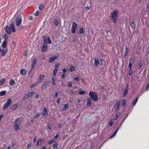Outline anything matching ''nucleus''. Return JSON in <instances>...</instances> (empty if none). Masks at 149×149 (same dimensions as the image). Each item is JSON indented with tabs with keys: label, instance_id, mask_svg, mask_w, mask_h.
Here are the masks:
<instances>
[{
	"label": "nucleus",
	"instance_id": "1",
	"mask_svg": "<svg viewBox=\"0 0 149 149\" xmlns=\"http://www.w3.org/2000/svg\"><path fill=\"white\" fill-rule=\"evenodd\" d=\"M20 118H18L15 120L14 122L13 127L15 131H18L21 128V126L20 125Z\"/></svg>",
	"mask_w": 149,
	"mask_h": 149
},
{
	"label": "nucleus",
	"instance_id": "2",
	"mask_svg": "<svg viewBox=\"0 0 149 149\" xmlns=\"http://www.w3.org/2000/svg\"><path fill=\"white\" fill-rule=\"evenodd\" d=\"M89 95L90 98L94 101L96 102L97 101L98 97L96 92L91 91L89 92Z\"/></svg>",
	"mask_w": 149,
	"mask_h": 149
},
{
	"label": "nucleus",
	"instance_id": "3",
	"mask_svg": "<svg viewBox=\"0 0 149 149\" xmlns=\"http://www.w3.org/2000/svg\"><path fill=\"white\" fill-rule=\"evenodd\" d=\"M111 13V17L113 19V22L114 23L116 22L117 20L118 16V11L116 10H115L113 12Z\"/></svg>",
	"mask_w": 149,
	"mask_h": 149
},
{
	"label": "nucleus",
	"instance_id": "4",
	"mask_svg": "<svg viewBox=\"0 0 149 149\" xmlns=\"http://www.w3.org/2000/svg\"><path fill=\"white\" fill-rule=\"evenodd\" d=\"M12 101L11 99L10 98H8L7 102L5 103L3 106V110H6L8 107L12 103Z\"/></svg>",
	"mask_w": 149,
	"mask_h": 149
},
{
	"label": "nucleus",
	"instance_id": "5",
	"mask_svg": "<svg viewBox=\"0 0 149 149\" xmlns=\"http://www.w3.org/2000/svg\"><path fill=\"white\" fill-rule=\"evenodd\" d=\"M44 38H46V37L45 36L43 38L44 41L41 49V51L42 52H45L46 51L47 49V41L45 39H44Z\"/></svg>",
	"mask_w": 149,
	"mask_h": 149
},
{
	"label": "nucleus",
	"instance_id": "6",
	"mask_svg": "<svg viewBox=\"0 0 149 149\" xmlns=\"http://www.w3.org/2000/svg\"><path fill=\"white\" fill-rule=\"evenodd\" d=\"M22 21V19L20 16H18L16 18V24L17 26H18L21 24Z\"/></svg>",
	"mask_w": 149,
	"mask_h": 149
},
{
	"label": "nucleus",
	"instance_id": "7",
	"mask_svg": "<svg viewBox=\"0 0 149 149\" xmlns=\"http://www.w3.org/2000/svg\"><path fill=\"white\" fill-rule=\"evenodd\" d=\"M77 26V23L75 22H73L71 28V31L72 33H75Z\"/></svg>",
	"mask_w": 149,
	"mask_h": 149
},
{
	"label": "nucleus",
	"instance_id": "8",
	"mask_svg": "<svg viewBox=\"0 0 149 149\" xmlns=\"http://www.w3.org/2000/svg\"><path fill=\"white\" fill-rule=\"evenodd\" d=\"M5 30L6 32L8 34H10L11 33V29L9 26H6L5 28Z\"/></svg>",
	"mask_w": 149,
	"mask_h": 149
},
{
	"label": "nucleus",
	"instance_id": "9",
	"mask_svg": "<svg viewBox=\"0 0 149 149\" xmlns=\"http://www.w3.org/2000/svg\"><path fill=\"white\" fill-rule=\"evenodd\" d=\"M42 114L44 117H47L48 116V111L45 107H44L42 111Z\"/></svg>",
	"mask_w": 149,
	"mask_h": 149
},
{
	"label": "nucleus",
	"instance_id": "10",
	"mask_svg": "<svg viewBox=\"0 0 149 149\" xmlns=\"http://www.w3.org/2000/svg\"><path fill=\"white\" fill-rule=\"evenodd\" d=\"M45 77V76L43 75L40 74L37 79V82L38 83H40L43 80Z\"/></svg>",
	"mask_w": 149,
	"mask_h": 149
},
{
	"label": "nucleus",
	"instance_id": "11",
	"mask_svg": "<svg viewBox=\"0 0 149 149\" xmlns=\"http://www.w3.org/2000/svg\"><path fill=\"white\" fill-rule=\"evenodd\" d=\"M37 62V59L36 58H34L31 64V68L32 69H33L35 67Z\"/></svg>",
	"mask_w": 149,
	"mask_h": 149
},
{
	"label": "nucleus",
	"instance_id": "12",
	"mask_svg": "<svg viewBox=\"0 0 149 149\" xmlns=\"http://www.w3.org/2000/svg\"><path fill=\"white\" fill-rule=\"evenodd\" d=\"M58 58V57L56 56L50 57L49 60V62L51 63L54 61L56 60Z\"/></svg>",
	"mask_w": 149,
	"mask_h": 149
},
{
	"label": "nucleus",
	"instance_id": "13",
	"mask_svg": "<svg viewBox=\"0 0 149 149\" xmlns=\"http://www.w3.org/2000/svg\"><path fill=\"white\" fill-rule=\"evenodd\" d=\"M45 141V140L44 139H39L38 140L37 143H36V146H38L39 145H41V143L44 142Z\"/></svg>",
	"mask_w": 149,
	"mask_h": 149
},
{
	"label": "nucleus",
	"instance_id": "14",
	"mask_svg": "<svg viewBox=\"0 0 149 149\" xmlns=\"http://www.w3.org/2000/svg\"><path fill=\"white\" fill-rule=\"evenodd\" d=\"M10 27L11 29V31L13 32H15L16 31V30L14 27V24L13 22H12L10 24Z\"/></svg>",
	"mask_w": 149,
	"mask_h": 149
},
{
	"label": "nucleus",
	"instance_id": "15",
	"mask_svg": "<svg viewBox=\"0 0 149 149\" xmlns=\"http://www.w3.org/2000/svg\"><path fill=\"white\" fill-rule=\"evenodd\" d=\"M8 52V49H1V55L3 56H4Z\"/></svg>",
	"mask_w": 149,
	"mask_h": 149
},
{
	"label": "nucleus",
	"instance_id": "16",
	"mask_svg": "<svg viewBox=\"0 0 149 149\" xmlns=\"http://www.w3.org/2000/svg\"><path fill=\"white\" fill-rule=\"evenodd\" d=\"M49 83V82H46L44 83L41 86V88L43 90H45L46 88V86H48V84Z\"/></svg>",
	"mask_w": 149,
	"mask_h": 149
},
{
	"label": "nucleus",
	"instance_id": "17",
	"mask_svg": "<svg viewBox=\"0 0 149 149\" xmlns=\"http://www.w3.org/2000/svg\"><path fill=\"white\" fill-rule=\"evenodd\" d=\"M100 62H101V63H100V61H99L98 59H95V65L96 66H97L99 64L100 65H102V61L101 60H100Z\"/></svg>",
	"mask_w": 149,
	"mask_h": 149
},
{
	"label": "nucleus",
	"instance_id": "18",
	"mask_svg": "<svg viewBox=\"0 0 149 149\" xmlns=\"http://www.w3.org/2000/svg\"><path fill=\"white\" fill-rule=\"evenodd\" d=\"M134 62V61L132 58H131L130 60L128 67L131 68L132 66V65Z\"/></svg>",
	"mask_w": 149,
	"mask_h": 149
},
{
	"label": "nucleus",
	"instance_id": "19",
	"mask_svg": "<svg viewBox=\"0 0 149 149\" xmlns=\"http://www.w3.org/2000/svg\"><path fill=\"white\" fill-rule=\"evenodd\" d=\"M130 24L132 29H135L136 25L134 21H132V22H130Z\"/></svg>",
	"mask_w": 149,
	"mask_h": 149
},
{
	"label": "nucleus",
	"instance_id": "20",
	"mask_svg": "<svg viewBox=\"0 0 149 149\" xmlns=\"http://www.w3.org/2000/svg\"><path fill=\"white\" fill-rule=\"evenodd\" d=\"M18 105L17 104H14L12 105L10 107V109L13 111H15L17 108Z\"/></svg>",
	"mask_w": 149,
	"mask_h": 149
},
{
	"label": "nucleus",
	"instance_id": "21",
	"mask_svg": "<svg viewBox=\"0 0 149 149\" xmlns=\"http://www.w3.org/2000/svg\"><path fill=\"white\" fill-rule=\"evenodd\" d=\"M120 101H118L117 102L115 107V110L116 111H118V110L119 107L120 105Z\"/></svg>",
	"mask_w": 149,
	"mask_h": 149
},
{
	"label": "nucleus",
	"instance_id": "22",
	"mask_svg": "<svg viewBox=\"0 0 149 149\" xmlns=\"http://www.w3.org/2000/svg\"><path fill=\"white\" fill-rule=\"evenodd\" d=\"M26 72V71L24 69H22L20 71V73L22 75H25Z\"/></svg>",
	"mask_w": 149,
	"mask_h": 149
},
{
	"label": "nucleus",
	"instance_id": "23",
	"mask_svg": "<svg viewBox=\"0 0 149 149\" xmlns=\"http://www.w3.org/2000/svg\"><path fill=\"white\" fill-rule=\"evenodd\" d=\"M91 100L92 99L90 98H88L87 100V105L88 106H90L91 104Z\"/></svg>",
	"mask_w": 149,
	"mask_h": 149
},
{
	"label": "nucleus",
	"instance_id": "24",
	"mask_svg": "<svg viewBox=\"0 0 149 149\" xmlns=\"http://www.w3.org/2000/svg\"><path fill=\"white\" fill-rule=\"evenodd\" d=\"M7 45V41L6 40L4 41L1 44V46L3 48L6 47Z\"/></svg>",
	"mask_w": 149,
	"mask_h": 149
},
{
	"label": "nucleus",
	"instance_id": "25",
	"mask_svg": "<svg viewBox=\"0 0 149 149\" xmlns=\"http://www.w3.org/2000/svg\"><path fill=\"white\" fill-rule=\"evenodd\" d=\"M138 97H136V98L134 99V100L132 101V104L133 106H135L137 102V101L138 100Z\"/></svg>",
	"mask_w": 149,
	"mask_h": 149
},
{
	"label": "nucleus",
	"instance_id": "26",
	"mask_svg": "<svg viewBox=\"0 0 149 149\" xmlns=\"http://www.w3.org/2000/svg\"><path fill=\"white\" fill-rule=\"evenodd\" d=\"M129 90L125 89L123 93V97H125L126 96L127 93Z\"/></svg>",
	"mask_w": 149,
	"mask_h": 149
},
{
	"label": "nucleus",
	"instance_id": "27",
	"mask_svg": "<svg viewBox=\"0 0 149 149\" xmlns=\"http://www.w3.org/2000/svg\"><path fill=\"white\" fill-rule=\"evenodd\" d=\"M5 81V79H2L0 80V86L3 85Z\"/></svg>",
	"mask_w": 149,
	"mask_h": 149
},
{
	"label": "nucleus",
	"instance_id": "28",
	"mask_svg": "<svg viewBox=\"0 0 149 149\" xmlns=\"http://www.w3.org/2000/svg\"><path fill=\"white\" fill-rule=\"evenodd\" d=\"M75 67L73 66H71L69 68V70L70 72H72L75 70Z\"/></svg>",
	"mask_w": 149,
	"mask_h": 149
},
{
	"label": "nucleus",
	"instance_id": "29",
	"mask_svg": "<svg viewBox=\"0 0 149 149\" xmlns=\"http://www.w3.org/2000/svg\"><path fill=\"white\" fill-rule=\"evenodd\" d=\"M15 84V82L12 79V80H10V83H9L10 85V86H13V85Z\"/></svg>",
	"mask_w": 149,
	"mask_h": 149
},
{
	"label": "nucleus",
	"instance_id": "30",
	"mask_svg": "<svg viewBox=\"0 0 149 149\" xmlns=\"http://www.w3.org/2000/svg\"><path fill=\"white\" fill-rule=\"evenodd\" d=\"M41 113H38L35 114L33 118H38L40 115Z\"/></svg>",
	"mask_w": 149,
	"mask_h": 149
},
{
	"label": "nucleus",
	"instance_id": "31",
	"mask_svg": "<svg viewBox=\"0 0 149 149\" xmlns=\"http://www.w3.org/2000/svg\"><path fill=\"white\" fill-rule=\"evenodd\" d=\"M35 93L34 92H29L28 93H27L28 96L29 97H30L32 96Z\"/></svg>",
	"mask_w": 149,
	"mask_h": 149
},
{
	"label": "nucleus",
	"instance_id": "32",
	"mask_svg": "<svg viewBox=\"0 0 149 149\" xmlns=\"http://www.w3.org/2000/svg\"><path fill=\"white\" fill-rule=\"evenodd\" d=\"M81 89L79 91V94L80 95H83L84 94H85L86 93V91H81Z\"/></svg>",
	"mask_w": 149,
	"mask_h": 149
},
{
	"label": "nucleus",
	"instance_id": "33",
	"mask_svg": "<svg viewBox=\"0 0 149 149\" xmlns=\"http://www.w3.org/2000/svg\"><path fill=\"white\" fill-rule=\"evenodd\" d=\"M6 93V91H5L0 92V96H2L5 95Z\"/></svg>",
	"mask_w": 149,
	"mask_h": 149
},
{
	"label": "nucleus",
	"instance_id": "34",
	"mask_svg": "<svg viewBox=\"0 0 149 149\" xmlns=\"http://www.w3.org/2000/svg\"><path fill=\"white\" fill-rule=\"evenodd\" d=\"M55 142V140L54 139H53L52 140H49L47 143L49 144H52L53 143H54Z\"/></svg>",
	"mask_w": 149,
	"mask_h": 149
},
{
	"label": "nucleus",
	"instance_id": "35",
	"mask_svg": "<svg viewBox=\"0 0 149 149\" xmlns=\"http://www.w3.org/2000/svg\"><path fill=\"white\" fill-rule=\"evenodd\" d=\"M120 116V113H117L115 116L114 118L115 120H116Z\"/></svg>",
	"mask_w": 149,
	"mask_h": 149
},
{
	"label": "nucleus",
	"instance_id": "36",
	"mask_svg": "<svg viewBox=\"0 0 149 149\" xmlns=\"http://www.w3.org/2000/svg\"><path fill=\"white\" fill-rule=\"evenodd\" d=\"M52 84L54 85H56V79L54 77H52Z\"/></svg>",
	"mask_w": 149,
	"mask_h": 149
},
{
	"label": "nucleus",
	"instance_id": "37",
	"mask_svg": "<svg viewBox=\"0 0 149 149\" xmlns=\"http://www.w3.org/2000/svg\"><path fill=\"white\" fill-rule=\"evenodd\" d=\"M33 69H32V68H31L30 70L29 71V74L30 76H33V73L32 72V71L33 70Z\"/></svg>",
	"mask_w": 149,
	"mask_h": 149
},
{
	"label": "nucleus",
	"instance_id": "38",
	"mask_svg": "<svg viewBox=\"0 0 149 149\" xmlns=\"http://www.w3.org/2000/svg\"><path fill=\"white\" fill-rule=\"evenodd\" d=\"M58 144L57 143H56L53 145V147L54 149H57L58 148Z\"/></svg>",
	"mask_w": 149,
	"mask_h": 149
},
{
	"label": "nucleus",
	"instance_id": "39",
	"mask_svg": "<svg viewBox=\"0 0 149 149\" xmlns=\"http://www.w3.org/2000/svg\"><path fill=\"white\" fill-rule=\"evenodd\" d=\"M58 72V70L56 69H54L53 71V75L54 77L56 75V74Z\"/></svg>",
	"mask_w": 149,
	"mask_h": 149
},
{
	"label": "nucleus",
	"instance_id": "40",
	"mask_svg": "<svg viewBox=\"0 0 149 149\" xmlns=\"http://www.w3.org/2000/svg\"><path fill=\"white\" fill-rule=\"evenodd\" d=\"M114 123V121L112 119H111L109 122V125L110 127H111Z\"/></svg>",
	"mask_w": 149,
	"mask_h": 149
},
{
	"label": "nucleus",
	"instance_id": "41",
	"mask_svg": "<svg viewBox=\"0 0 149 149\" xmlns=\"http://www.w3.org/2000/svg\"><path fill=\"white\" fill-rule=\"evenodd\" d=\"M79 31L80 34H83L84 32V29L83 28H81L79 29Z\"/></svg>",
	"mask_w": 149,
	"mask_h": 149
},
{
	"label": "nucleus",
	"instance_id": "42",
	"mask_svg": "<svg viewBox=\"0 0 149 149\" xmlns=\"http://www.w3.org/2000/svg\"><path fill=\"white\" fill-rule=\"evenodd\" d=\"M143 63L142 61H140L139 62V69H140L143 65Z\"/></svg>",
	"mask_w": 149,
	"mask_h": 149
},
{
	"label": "nucleus",
	"instance_id": "43",
	"mask_svg": "<svg viewBox=\"0 0 149 149\" xmlns=\"http://www.w3.org/2000/svg\"><path fill=\"white\" fill-rule=\"evenodd\" d=\"M129 50L128 49L127 47H126L125 50V56H126L128 54Z\"/></svg>",
	"mask_w": 149,
	"mask_h": 149
},
{
	"label": "nucleus",
	"instance_id": "44",
	"mask_svg": "<svg viewBox=\"0 0 149 149\" xmlns=\"http://www.w3.org/2000/svg\"><path fill=\"white\" fill-rule=\"evenodd\" d=\"M54 23L56 25H58L59 24V22L57 19H55L54 22Z\"/></svg>",
	"mask_w": 149,
	"mask_h": 149
},
{
	"label": "nucleus",
	"instance_id": "45",
	"mask_svg": "<svg viewBox=\"0 0 149 149\" xmlns=\"http://www.w3.org/2000/svg\"><path fill=\"white\" fill-rule=\"evenodd\" d=\"M47 39L48 41L47 42L49 44H51L52 43V41L49 37H48L47 38Z\"/></svg>",
	"mask_w": 149,
	"mask_h": 149
},
{
	"label": "nucleus",
	"instance_id": "46",
	"mask_svg": "<svg viewBox=\"0 0 149 149\" xmlns=\"http://www.w3.org/2000/svg\"><path fill=\"white\" fill-rule=\"evenodd\" d=\"M69 105L68 104H65L64 105V108L65 109H68L69 108Z\"/></svg>",
	"mask_w": 149,
	"mask_h": 149
},
{
	"label": "nucleus",
	"instance_id": "47",
	"mask_svg": "<svg viewBox=\"0 0 149 149\" xmlns=\"http://www.w3.org/2000/svg\"><path fill=\"white\" fill-rule=\"evenodd\" d=\"M72 82H70L68 85V86L69 87H71L72 86Z\"/></svg>",
	"mask_w": 149,
	"mask_h": 149
},
{
	"label": "nucleus",
	"instance_id": "48",
	"mask_svg": "<svg viewBox=\"0 0 149 149\" xmlns=\"http://www.w3.org/2000/svg\"><path fill=\"white\" fill-rule=\"evenodd\" d=\"M29 97L28 96L27 94H26V95H25L23 97V99L25 100V99H27V98H28V97Z\"/></svg>",
	"mask_w": 149,
	"mask_h": 149
},
{
	"label": "nucleus",
	"instance_id": "49",
	"mask_svg": "<svg viewBox=\"0 0 149 149\" xmlns=\"http://www.w3.org/2000/svg\"><path fill=\"white\" fill-rule=\"evenodd\" d=\"M126 104V100H124L123 101V103L122 104V105L123 107H124Z\"/></svg>",
	"mask_w": 149,
	"mask_h": 149
},
{
	"label": "nucleus",
	"instance_id": "50",
	"mask_svg": "<svg viewBox=\"0 0 149 149\" xmlns=\"http://www.w3.org/2000/svg\"><path fill=\"white\" fill-rule=\"evenodd\" d=\"M32 144V143H29L27 145V148H30Z\"/></svg>",
	"mask_w": 149,
	"mask_h": 149
},
{
	"label": "nucleus",
	"instance_id": "51",
	"mask_svg": "<svg viewBox=\"0 0 149 149\" xmlns=\"http://www.w3.org/2000/svg\"><path fill=\"white\" fill-rule=\"evenodd\" d=\"M133 73V71L131 69H130L129 70V75H131Z\"/></svg>",
	"mask_w": 149,
	"mask_h": 149
},
{
	"label": "nucleus",
	"instance_id": "52",
	"mask_svg": "<svg viewBox=\"0 0 149 149\" xmlns=\"http://www.w3.org/2000/svg\"><path fill=\"white\" fill-rule=\"evenodd\" d=\"M4 38L5 39V40H6L8 38V35L7 34H5L4 36Z\"/></svg>",
	"mask_w": 149,
	"mask_h": 149
},
{
	"label": "nucleus",
	"instance_id": "53",
	"mask_svg": "<svg viewBox=\"0 0 149 149\" xmlns=\"http://www.w3.org/2000/svg\"><path fill=\"white\" fill-rule=\"evenodd\" d=\"M39 14V11L38 10L35 13V15L36 16H38Z\"/></svg>",
	"mask_w": 149,
	"mask_h": 149
},
{
	"label": "nucleus",
	"instance_id": "54",
	"mask_svg": "<svg viewBox=\"0 0 149 149\" xmlns=\"http://www.w3.org/2000/svg\"><path fill=\"white\" fill-rule=\"evenodd\" d=\"M43 5H41L39 6V9L40 10H42L43 8Z\"/></svg>",
	"mask_w": 149,
	"mask_h": 149
},
{
	"label": "nucleus",
	"instance_id": "55",
	"mask_svg": "<svg viewBox=\"0 0 149 149\" xmlns=\"http://www.w3.org/2000/svg\"><path fill=\"white\" fill-rule=\"evenodd\" d=\"M66 76V75L65 74H62L61 76V77L62 78H64Z\"/></svg>",
	"mask_w": 149,
	"mask_h": 149
},
{
	"label": "nucleus",
	"instance_id": "56",
	"mask_svg": "<svg viewBox=\"0 0 149 149\" xmlns=\"http://www.w3.org/2000/svg\"><path fill=\"white\" fill-rule=\"evenodd\" d=\"M74 79L77 81H79V77H77L74 78Z\"/></svg>",
	"mask_w": 149,
	"mask_h": 149
},
{
	"label": "nucleus",
	"instance_id": "57",
	"mask_svg": "<svg viewBox=\"0 0 149 149\" xmlns=\"http://www.w3.org/2000/svg\"><path fill=\"white\" fill-rule=\"evenodd\" d=\"M36 86V85L34 84H32L30 86V88H32L35 87Z\"/></svg>",
	"mask_w": 149,
	"mask_h": 149
},
{
	"label": "nucleus",
	"instance_id": "58",
	"mask_svg": "<svg viewBox=\"0 0 149 149\" xmlns=\"http://www.w3.org/2000/svg\"><path fill=\"white\" fill-rule=\"evenodd\" d=\"M59 134H57L54 136V139L57 138L58 137H59Z\"/></svg>",
	"mask_w": 149,
	"mask_h": 149
},
{
	"label": "nucleus",
	"instance_id": "59",
	"mask_svg": "<svg viewBox=\"0 0 149 149\" xmlns=\"http://www.w3.org/2000/svg\"><path fill=\"white\" fill-rule=\"evenodd\" d=\"M60 65V63H58L56 64L55 65V68H58V67H59Z\"/></svg>",
	"mask_w": 149,
	"mask_h": 149
},
{
	"label": "nucleus",
	"instance_id": "60",
	"mask_svg": "<svg viewBox=\"0 0 149 149\" xmlns=\"http://www.w3.org/2000/svg\"><path fill=\"white\" fill-rule=\"evenodd\" d=\"M47 126L49 129L50 130H51L52 129V126L51 125H50L48 124H47Z\"/></svg>",
	"mask_w": 149,
	"mask_h": 149
},
{
	"label": "nucleus",
	"instance_id": "61",
	"mask_svg": "<svg viewBox=\"0 0 149 149\" xmlns=\"http://www.w3.org/2000/svg\"><path fill=\"white\" fill-rule=\"evenodd\" d=\"M29 19L30 20H31L33 18V17L31 16H30L29 17Z\"/></svg>",
	"mask_w": 149,
	"mask_h": 149
},
{
	"label": "nucleus",
	"instance_id": "62",
	"mask_svg": "<svg viewBox=\"0 0 149 149\" xmlns=\"http://www.w3.org/2000/svg\"><path fill=\"white\" fill-rule=\"evenodd\" d=\"M119 128L120 127H119L114 132V133L115 134H116L117 133L118 131V130H119Z\"/></svg>",
	"mask_w": 149,
	"mask_h": 149
},
{
	"label": "nucleus",
	"instance_id": "63",
	"mask_svg": "<svg viewBox=\"0 0 149 149\" xmlns=\"http://www.w3.org/2000/svg\"><path fill=\"white\" fill-rule=\"evenodd\" d=\"M58 95V94L57 92H56L55 93V94L54 95V96L55 97H57Z\"/></svg>",
	"mask_w": 149,
	"mask_h": 149
},
{
	"label": "nucleus",
	"instance_id": "64",
	"mask_svg": "<svg viewBox=\"0 0 149 149\" xmlns=\"http://www.w3.org/2000/svg\"><path fill=\"white\" fill-rule=\"evenodd\" d=\"M116 135V134H115L114 133H113V134H112L110 136V138H111L113 137V136H114L115 135Z\"/></svg>",
	"mask_w": 149,
	"mask_h": 149
}]
</instances>
